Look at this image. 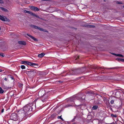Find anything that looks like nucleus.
Masks as SVG:
<instances>
[{
	"label": "nucleus",
	"mask_w": 124,
	"mask_h": 124,
	"mask_svg": "<svg viewBox=\"0 0 124 124\" xmlns=\"http://www.w3.org/2000/svg\"><path fill=\"white\" fill-rule=\"evenodd\" d=\"M38 95L40 97H44L45 95L46 96V94H45L44 90H40L39 92Z\"/></svg>",
	"instance_id": "obj_7"
},
{
	"label": "nucleus",
	"mask_w": 124,
	"mask_h": 124,
	"mask_svg": "<svg viewBox=\"0 0 124 124\" xmlns=\"http://www.w3.org/2000/svg\"><path fill=\"white\" fill-rule=\"evenodd\" d=\"M78 99V98L76 96H75L73 97L70 98V99L69 101H74L75 100H77Z\"/></svg>",
	"instance_id": "obj_8"
},
{
	"label": "nucleus",
	"mask_w": 124,
	"mask_h": 124,
	"mask_svg": "<svg viewBox=\"0 0 124 124\" xmlns=\"http://www.w3.org/2000/svg\"><path fill=\"white\" fill-rule=\"evenodd\" d=\"M3 3V1L2 0H0V3L2 4Z\"/></svg>",
	"instance_id": "obj_36"
},
{
	"label": "nucleus",
	"mask_w": 124,
	"mask_h": 124,
	"mask_svg": "<svg viewBox=\"0 0 124 124\" xmlns=\"http://www.w3.org/2000/svg\"><path fill=\"white\" fill-rule=\"evenodd\" d=\"M3 16H1L0 15V20L2 21Z\"/></svg>",
	"instance_id": "obj_32"
},
{
	"label": "nucleus",
	"mask_w": 124,
	"mask_h": 124,
	"mask_svg": "<svg viewBox=\"0 0 124 124\" xmlns=\"http://www.w3.org/2000/svg\"><path fill=\"white\" fill-rule=\"evenodd\" d=\"M4 79L5 81H7V78H5Z\"/></svg>",
	"instance_id": "obj_38"
},
{
	"label": "nucleus",
	"mask_w": 124,
	"mask_h": 124,
	"mask_svg": "<svg viewBox=\"0 0 124 124\" xmlns=\"http://www.w3.org/2000/svg\"><path fill=\"white\" fill-rule=\"evenodd\" d=\"M18 86L20 87H22L23 85L21 83H18Z\"/></svg>",
	"instance_id": "obj_27"
},
{
	"label": "nucleus",
	"mask_w": 124,
	"mask_h": 124,
	"mask_svg": "<svg viewBox=\"0 0 124 124\" xmlns=\"http://www.w3.org/2000/svg\"><path fill=\"white\" fill-rule=\"evenodd\" d=\"M118 60L119 61H122L124 62V59H122L118 58Z\"/></svg>",
	"instance_id": "obj_33"
},
{
	"label": "nucleus",
	"mask_w": 124,
	"mask_h": 124,
	"mask_svg": "<svg viewBox=\"0 0 124 124\" xmlns=\"http://www.w3.org/2000/svg\"><path fill=\"white\" fill-rule=\"evenodd\" d=\"M33 10L35 11H38L39 10V9L37 7H35V8H34Z\"/></svg>",
	"instance_id": "obj_19"
},
{
	"label": "nucleus",
	"mask_w": 124,
	"mask_h": 124,
	"mask_svg": "<svg viewBox=\"0 0 124 124\" xmlns=\"http://www.w3.org/2000/svg\"><path fill=\"white\" fill-rule=\"evenodd\" d=\"M113 116H114V117H115V116H114V115Z\"/></svg>",
	"instance_id": "obj_46"
},
{
	"label": "nucleus",
	"mask_w": 124,
	"mask_h": 124,
	"mask_svg": "<svg viewBox=\"0 0 124 124\" xmlns=\"http://www.w3.org/2000/svg\"><path fill=\"white\" fill-rule=\"evenodd\" d=\"M57 115L55 113H54L53 114L51 115V117L53 118H54L57 116Z\"/></svg>",
	"instance_id": "obj_16"
},
{
	"label": "nucleus",
	"mask_w": 124,
	"mask_h": 124,
	"mask_svg": "<svg viewBox=\"0 0 124 124\" xmlns=\"http://www.w3.org/2000/svg\"><path fill=\"white\" fill-rule=\"evenodd\" d=\"M28 62L27 61H22L21 63L22 64H24L25 65H27V64Z\"/></svg>",
	"instance_id": "obj_18"
},
{
	"label": "nucleus",
	"mask_w": 124,
	"mask_h": 124,
	"mask_svg": "<svg viewBox=\"0 0 124 124\" xmlns=\"http://www.w3.org/2000/svg\"><path fill=\"white\" fill-rule=\"evenodd\" d=\"M28 11H27V10H24V12L25 13H28Z\"/></svg>",
	"instance_id": "obj_34"
},
{
	"label": "nucleus",
	"mask_w": 124,
	"mask_h": 124,
	"mask_svg": "<svg viewBox=\"0 0 124 124\" xmlns=\"http://www.w3.org/2000/svg\"><path fill=\"white\" fill-rule=\"evenodd\" d=\"M10 78L12 79H14V78L13 77H11Z\"/></svg>",
	"instance_id": "obj_39"
},
{
	"label": "nucleus",
	"mask_w": 124,
	"mask_h": 124,
	"mask_svg": "<svg viewBox=\"0 0 124 124\" xmlns=\"http://www.w3.org/2000/svg\"><path fill=\"white\" fill-rule=\"evenodd\" d=\"M30 26L31 27H33L35 29H38L39 30H40V29L41 28H40L38 26H36V25H30Z\"/></svg>",
	"instance_id": "obj_12"
},
{
	"label": "nucleus",
	"mask_w": 124,
	"mask_h": 124,
	"mask_svg": "<svg viewBox=\"0 0 124 124\" xmlns=\"http://www.w3.org/2000/svg\"><path fill=\"white\" fill-rule=\"evenodd\" d=\"M8 49V48L6 47H3V48L2 49V50L3 51H5L6 50Z\"/></svg>",
	"instance_id": "obj_26"
},
{
	"label": "nucleus",
	"mask_w": 124,
	"mask_h": 124,
	"mask_svg": "<svg viewBox=\"0 0 124 124\" xmlns=\"http://www.w3.org/2000/svg\"><path fill=\"white\" fill-rule=\"evenodd\" d=\"M123 7H124V6H123Z\"/></svg>",
	"instance_id": "obj_48"
},
{
	"label": "nucleus",
	"mask_w": 124,
	"mask_h": 124,
	"mask_svg": "<svg viewBox=\"0 0 124 124\" xmlns=\"http://www.w3.org/2000/svg\"><path fill=\"white\" fill-rule=\"evenodd\" d=\"M118 4H121V3H120V2H118Z\"/></svg>",
	"instance_id": "obj_44"
},
{
	"label": "nucleus",
	"mask_w": 124,
	"mask_h": 124,
	"mask_svg": "<svg viewBox=\"0 0 124 124\" xmlns=\"http://www.w3.org/2000/svg\"><path fill=\"white\" fill-rule=\"evenodd\" d=\"M76 116H75L74 117V118L72 120H73V121H74V119L76 118Z\"/></svg>",
	"instance_id": "obj_40"
},
{
	"label": "nucleus",
	"mask_w": 124,
	"mask_h": 124,
	"mask_svg": "<svg viewBox=\"0 0 124 124\" xmlns=\"http://www.w3.org/2000/svg\"><path fill=\"white\" fill-rule=\"evenodd\" d=\"M0 8L2 10L6 12H8V11L6 8H4L1 7H0Z\"/></svg>",
	"instance_id": "obj_14"
},
{
	"label": "nucleus",
	"mask_w": 124,
	"mask_h": 124,
	"mask_svg": "<svg viewBox=\"0 0 124 124\" xmlns=\"http://www.w3.org/2000/svg\"><path fill=\"white\" fill-rule=\"evenodd\" d=\"M28 13L30 14V15H31L32 16H35L38 18H39V17L38 16V15H36V14H35L33 13L32 12L30 11H28Z\"/></svg>",
	"instance_id": "obj_9"
},
{
	"label": "nucleus",
	"mask_w": 124,
	"mask_h": 124,
	"mask_svg": "<svg viewBox=\"0 0 124 124\" xmlns=\"http://www.w3.org/2000/svg\"><path fill=\"white\" fill-rule=\"evenodd\" d=\"M3 18L2 21H3L9 22L10 21L9 19L6 18L5 16H3Z\"/></svg>",
	"instance_id": "obj_13"
},
{
	"label": "nucleus",
	"mask_w": 124,
	"mask_h": 124,
	"mask_svg": "<svg viewBox=\"0 0 124 124\" xmlns=\"http://www.w3.org/2000/svg\"><path fill=\"white\" fill-rule=\"evenodd\" d=\"M77 69H74L70 71L68 74L69 75H74L77 74Z\"/></svg>",
	"instance_id": "obj_5"
},
{
	"label": "nucleus",
	"mask_w": 124,
	"mask_h": 124,
	"mask_svg": "<svg viewBox=\"0 0 124 124\" xmlns=\"http://www.w3.org/2000/svg\"><path fill=\"white\" fill-rule=\"evenodd\" d=\"M114 101L113 100H112L110 101V103L111 104H113L114 103Z\"/></svg>",
	"instance_id": "obj_35"
},
{
	"label": "nucleus",
	"mask_w": 124,
	"mask_h": 124,
	"mask_svg": "<svg viewBox=\"0 0 124 124\" xmlns=\"http://www.w3.org/2000/svg\"><path fill=\"white\" fill-rule=\"evenodd\" d=\"M112 54H113V55H116V56H120V57H123V55L121 54H116L114 53H112Z\"/></svg>",
	"instance_id": "obj_21"
},
{
	"label": "nucleus",
	"mask_w": 124,
	"mask_h": 124,
	"mask_svg": "<svg viewBox=\"0 0 124 124\" xmlns=\"http://www.w3.org/2000/svg\"><path fill=\"white\" fill-rule=\"evenodd\" d=\"M5 56L4 54L2 53H0V57H4Z\"/></svg>",
	"instance_id": "obj_25"
},
{
	"label": "nucleus",
	"mask_w": 124,
	"mask_h": 124,
	"mask_svg": "<svg viewBox=\"0 0 124 124\" xmlns=\"http://www.w3.org/2000/svg\"><path fill=\"white\" fill-rule=\"evenodd\" d=\"M44 97H41V99H35L34 102H35V104H38L39 103H41L42 101L43 102H45L48 99V96L47 95H45ZM36 104H35V105Z\"/></svg>",
	"instance_id": "obj_3"
},
{
	"label": "nucleus",
	"mask_w": 124,
	"mask_h": 124,
	"mask_svg": "<svg viewBox=\"0 0 124 124\" xmlns=\"http://www.w3.org/2000/svg\"><path fill=\"white\" fill-rule=\"evenodd\" d=\"M18 43L19 44L23 45H26V42L24 41H19L18 42Z\"/></svg>",
	"instance_id": "obj_10"
},
{
	"label": "nucleus",
	"mask_w": 124,
	"mask_h": 124,
	"mask_svg": "<svg viewBox=\"0 0 124 124\" xmlns=\"http://www.w3.org/2000/svg\"><path fill=\"white\" fill-rule=\"evenodd\" d=\"M45 55V54L44 53H42L40 54H39L38 55V56L39 57L41 58L43 57Z\"/></svg>",
	"instance_id": "obj_15"
},
{
	"label": "nucleus",
	"mask_w": 124,
	"mask_h": 124,
	"mask_svg": "<svg viewBox=\"0 0 124 124\" xmlns=\"http://www.w3.org/2000/svg\"><path fill=\"white\" fill-rule=\"evenodd\" d=\"M1 29V27H0V30Z\"/></svg>",
	"instance_id": "obj_45"
},
{
	"label": "nucleus",
	"mask_w": 124,
	"mask_h": 124,
	"mask_svg": "<svg viewBox=\"0 0 124 124\" xmlns=\"http://www.w3.org/2000/svg\"><path fill=\"white\" fill-rule=\"evenodd\" d=\"M43 1H47L48 0H42Z\"/></svg>",
	"instance_id": "obj_43"
},
{
	"label": "nucleus",
	"mask_w": 124,
	"mask_h": 124,
	"mask_svg": "<svg viewBox=\"0 0 124 124\" xmlns=\"http://www.w3.org/2000/svg\"><path fill=\"white\" fill-rule=\"evenodd\" d=\"M4 111V109L3 108L2 109L1 111V113H3Z\"/></svg>",
	"instance_id": "obj_37"
},
{
	"label": "nucleus",
	"mask_w": 124,
	"mask_h": 124,
	"mask_svg": "<svg viewBox=\"0 0 124 124\" xmlns=\"http://www.w3.org/2000/svg\"><path fill=\"white\" fill-rule=\"evenodd\" d=\"M35 7L33 6H31L30 7V8L31 9V10H33L34 9V8H35Z\"/></svg>",
	"instance_id": "obj_31"
},
{
	"label": "nucleus",
	"mask_w": 124,
	"mask_h": 124,
	"mask_svg": "<svg viewBox=\"0 0 124 124\" xmlns=\"http://www.w3.org/2000/svg\"><path fill=\"white\" fill-rule=\"evenodd\" d=\"M4 92V90L2 89L1 87H0V93H3Z\"/></svg>",
	"instance_id": "obj_22"
},
{
	"label": "nucleus",
	"mask_w": 124,
	"mask_h": 124,
	"mask_svg": "<svg viewBox=\"0 0 124 124\" xmlns=\"http://www.w3.org/2000/svg\"><path fill=\"white\" fill-rule=\"evenodd\" d=\"M3 71L1 69H0V72H2Z\"/></svg>",
	"instance_id": "obj_42"
},
{
	"label": "nucleus",
	"mask_w": 124,
	"mask_h": 124,
	"mask_svg": "<svg viewBox=\"0 0 124 124\" xmlns=\"http://www.w3.org/2000/svg\"><path fill=\"white\" fill-rule=\"evenodd\" d=\"M2 88L3 89H6V90H8L9 89V87L5 86H3Z\"/></svg>",
	"instance_id": "obj_23"
},
{
	"label": "nucleus",
	"mask_w": 124,
	"mask_h": 124,
	"mask_svg": "<svg viewBox=\"0 0 124 124\" xmlns=\"http://www.w3.org/2000/svg\"><path fill=\"white\" fill-rule=\"evenodd\" d=\"M33 103H29L25 105L23 108V110L26 113V114L28 115L30 114L32 111L33 108L34 107Z\"/></svg>",
	"instance_id": "obj_1"
},
{
	"label": "nucleus",
	"mask_w": 124,
	"mask_h": 124,
	"mask_svg": "<svg viewBox=\"0 0 124 124\" xmlns=\"http://www.w3.org/2000/svg\"><path fill=\"white\" fill-rule=\"evenodd\" d=\"M113 116H114V117H115V116H114V115Z\"/></svg>",
	"instance_id": "obj_47"
},
{
	"label": "nucleus",
	"mask_w": 124,
	"mask_h": 124,
	"mask_svg": "<svg viewBox=\"0 0 124 124\" xmlns=\"http://www.w3.org/2000/svg\"><path fill=\"white\" fill-rule=\"evenodd\" d=\"M26 35L29 37H30V38H31L34 41H38V40L33 36L30 35L28 34H27Z\"/></svg>",
	"instance_id": "obj_11"
},
{
	"label": "nucleus",
	"mask_w": 124,
	"mask_h": 124,
	"mask_svg": "<svg viewBox=\"0 0 124 124\" xmlns=\"http://www.w3.org/2000/svg\"><path fill=\"white\" fill-rule=\"evenodd\" d=\"M77 58L78 56H77V55L75 56V58L76 59H75V62L76 63H77Z\"/></svg>",
	"instance_id": "obj_29"
},
{
	"label": "nucleus",
	"mask_w": 124,
	"mask_h": 124,
	"mask_svg": "<svg viewBox=\"0 0 124 124\" xmlns=\"http://www.w3.org/2000/svg\"><path fill=\"white\" fill-rule=\"evenodd\" d=\"M40 29V31H44V32H48V31L44 29H43L42 28H41Z\"/></svg>",
	"instance_id": "obj_20"
},
{
	"label": "nucleus",
	"mask_w": 124,
	"mask_h": 124,
	"mask_svg": "<svg viewBox=\"0 0 124 124\" xmlns=\"http://www.w3.org/2000/svg\"><path fill=\"white\" fill-rule=\"evenodd\" d=\"M18 116L20 121L25 120L28 117V115L25 114V112L23 109H21L18 112Z\"/></svg>",
	"instance_id": "obj_2"
},
{
	"label": "nucleus",
	"mask_w": 124,
	"mask_h": 124,
	"mask_svg": "<svg viewBox=\"0 0 124 124\" xmlns=\"http://www.w3.org/2000/svg\"><path fill=\"white\" fill-rule=\"evenodd\" d=\"M18 117L17 114L13 113L11 115L10 118L11 120L16 121L18 119Z\"/></svg>",
	"instance_id": "obj_4"
},
{
	"label": "nucleus",
	"mask_w": 124,
	"mask_h": 124,
	"mask_svg": "<svg viewBox=\"0 0 124 124\" xmlns=\"http://www.w3.org/2000/svg\"><path fill=\"white\" fill-rule=\"evenodd\" d=\"M62 115L59 116H58L57 117V118L58 119H60L62 121H63L64 120L61 117Z\"/></svg>",
	"instance_id": "obj_28"
},
{
	"label": "nucleus",
	"mask_w": 124,
	"mask_h": 124,
	"mask_svg": "<svg viewBox=\"0 0 124 124\" xmlns=\"http://www.w3.org/2000/svg\"><path fill=\"white\" fill-rule=\"evenodd\" d=\"M59 82H60V83H62V81H59Z\"/></svg>",
	"instance_id": "obj_41"
},
{
	"label": "nucleus",
	"mask_w": 124,
	"mask_h": 124,
	"mask_svg": "<svg viewBox=\"0 0 124 124\" xmlns=\"http://www.w3.org/2000/svg\"><path fill=\"white\" fill-rule=\"evenodd\" d=\"M27 65H29L31 66H33L36 68H37L38 67V64L29 62H28Z\"/></svg>",
	"instance_id": "obj_6"
},
{
	"label": "nucleus",
	"mask_w": 124,
	"mask_h": 124,
	"mask_svg": "<svg viewBox=\"0 0 124 124\" xmlns=\"http://www.w3.org/2000/svg\"><path fill=\"white\" fill-rule=\"evenodd\" d=\"M28 72L32 74H33L36 72L35 71L33 70H32L29 71H28Z\"/></svg>",
	"instance_id": "obj_17"
},
{
	"label": "nucleus",
	"mask_w": 124,
	"mask_h": 124,
	"mask_svg": "<svg viewBox=\"0 0 124 124\" xmlns=\"http://www.w3.org/2000/svg\"><path fill=\"white\" fill-rule=\"evenodd\" d=\"M21 68L22 69H24L25 68V66L24 65H22L21 66Z\"/></svg>",
	"instance_id": "obj_30"
},
{
	"label": "nucleus",
	"mask_w": 124,
	"mask_h": 124,
	"mask_svg": "<svg viewBox=\"0 0 124 124\" xmlns=\"http://www.w3.org/2000/svg\"><path fill=\"white\" fill-rule=\"evenodd\" d=\"M98 107L97 106H93L92 107V109H93V110L96 109Z\"/></svg>",
	"instance_id": "obj_24"
}]
</instances>
